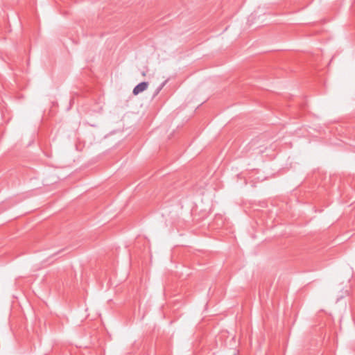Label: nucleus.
Masks as SVG:
<instances>
[{
    "label": "nucleus",
    "mask_w": 355,
    "mask_h": 355,
    "mask_svg": "<svg viewBox=\"0 0 355 355\" xmlns=\"http://www.w3.org/2000/svg\"><path fill=\"white\" fill-rule=\"evenodd\" d=\"M148 83L147 82H141L137 85L133 89L132 93L134 95H137L139 93L146 90L148 87Z\"/></svg>",
    "instance_id": "obj_1"
},
{
    "label": "nucleus",
    "mask_w": 355,
    "mask_h": 355,
    "mask_svg": "<svg viewBox=\"0 0 355 355\" xmlns=\"http://www.w3.org/2000/svg\"><path fill=\"white\" fill-rule=\"evenodd\" d=\"M167 80H166L165 81H164L155 90V93H154V96H157L159 92L160 91L163 89V87L165 86V85L167 83Z\"/></svg>",
    "instance_id": "obj_2"
}]
</instances>
